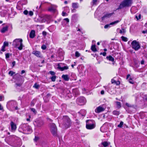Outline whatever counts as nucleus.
<instances>
[{
  "label": "nucleus",
  "mask_w": 147,
  "mask_h": 147,
  "mask_svg": "<svg viewBox=\"0 0 147 147\" xmlns=\"http://www.w3.org/2000/svg\"><path fill=\"white\" fill-rule=\"evenodd\" d=\"M22 42L23 40L21 39H16L13 40V45L15 47L17 48L19 50H21L24 46Z\"/></svg>",
  "instance_id": "1"
},
{
  "label": "nucleus",
  "mask_w": 147,
  "mask_h": 147,
  "mask_svg": "<svg viewBox=\"0 0 147 147\" xmlns=\"http://www.w3.org/2000/svg\"><path fill=\"white\" fill-rule=\"evenodd\" d=\"M132 0H124L122 1L119 5L118 9H121L124 7L131 6Z\"/></svg>",
  "instance_id": "2"
},
{
  "label": "nucleus",
  "mask_w": 147,
  "mask_h": 147,
  "mask_svg": "<svg viewBox=\"0 0 147 147\" xmlns=\"http://www.w3.org/2000/svg\"><path fill=\"white\" fill-rule=\"evenodd\" d=\"M86 128L88 129H92L95 127L94 121L92 120H89L86 121Z\"/></svg>",
  "instance_id": "3"
},
{
  "label": "nucleus",
  "mask_w": 147,
  "mask_h": 147,
  "mask_svg": "<svg viewBox=\"0 0 147 147\" xmlns=\"http://www.w3.org/2000/svg\"><path fill=\"white\" fill-rule=\"evenodd\" d=\"M63 124L66 128L69 127L70 125V121L69 117L67 116L63 117Z\"/></svg>",
  "instance_id": "4"
},
{
  "label": "nucleus",
  "mask_w": 147,
  "mask_h": 147,
  "mask_svg": "<svg viewBox=\"0 0 147 147\" xmlns=\"http://www.w3.org/2000/svg\"><path fill=\"white\" fill-rule=\"evenodd\" d=\"M132 47L135 51L138 50L140 47V46L138 42L134 40L131 43Z\"/></svg>",
  "instance_id": "5"
},
{
  "label": "nucleus",
  "mask_w": 147,
  "mask_h": 147,
  "mask_svg": "<svg viewBox=\"0 0 147 147\" xmlns=\"http://www.w3.org/2000/svg\"><path fill=\"white\" fill-rule=\"evenodd\" d=\"M50 130L52 134L54 135H55L57 131V128L55 125L53 123L50 124Z\"/></svg>",
  "instance_id": "6"
},
{
  "label": "nucleus",
  "mask_w": 147,
  "mask_h": 147,
  "mask_svg": "<svg viewBox=\"0 0 147 147\" xmlns=\"http://www.w3.org/2000/svg\"><path fill=\"white\" fill-rule=\"evenodd\" d=\"M77 101L79 105H83L86 103V100L84 97H82L78 98L77 100Z\"/></svg>",
  "instance_id": "7"
},
{
  "label": "nucleus",
  "mask_w": 147,
  "mask_h": 147,
  "mask_svg": "<svg viewBox=\"0 0 147 147\" xmlns=\"http://www.w3.org/2000/svg\"><path fill=\"white\" fill-rule=\"evenodd\" d=\"M24 131H27L30 132L32 131V129L30 126L26 124L22 125V127Z\"/></svg>",
  "instance_id": "8"
},
{
  "label": "nucleus",
  "mask_w": 147,
  "mask_h": 147,
  "mask_svg": "<svg viewBox=\"0 0 147 147\" xmlns=\"http://www.w3.org/2000/svg\"><path fill=\"white\" fill-rule=\"evenodd\" d=\"M15 82L16 83V84L17 86H20L23 83V80L22 78L20 77L16 79Z\"/></svg>",
  "instance_id": "9"
},
{
  "label": "nucleus",
  "mask_w": 147,
  "mask_h": 147,
  "mask_svg": "<svg viewBox=\"0 0 147 147\" xmlns=\"http://www.w3.org/2000/svg\"><path fill=\"white\" fill-rule=\"evenodd\" d=\"M10 125L11 127V131L12 132H15L17 128L16 124L13 121H11L10 123Z\"/></svg>",
  "instance_id": "10"
},
{
  "label": "nucleus",
  "mask_w": 147,
  "mask_h": 147,
  "mask_svg": "<svg viewBox=\"0 0 147 147\" xmlns=\"http://www.w3.org/2000/svg\"><path fill=\"white\" fill-rule=\"evenodd\" d=\"M105 108L102 106H99L97 107L95 110V112L97 113H99L104 111Z\"/></svg>",
  "instance_id": "11"
},
{
  "label": "nucleus",
  "mask_w": 147,
  "mask_h": 147,
  "mask_svg": "<svg viewBox=\"0 0 147 147\" xmlns=\"http://www.w3.org/2000/svg\"><path fill=\"white\" fill-rule=\"evenodd\" d=\"M32 54L38 57L42 58V57L41 53L39 51H34L32 52Z\"/></svg>",
  "instance_id": "12"
},
{
  "label": "nucleus",
  "mask_w": 147,
  "mask_h": 147,
  "mask_svg": "<svg viewBox=\"0 0 147 147\" xmlns=\"http://www.w3.org/2000/svg\"><path fill=\"white\" fill-rule=\"evenodd\" d=\"M57 7V6L53 5H51L48 8V10L50 11L54 12L56 11V8Z\"/></svg>",
  "instance_id": "13"
},
{
  "label": "nucleus",
  "mask_w": 147,
  "mask_h": 147,
  "mask_svg": "<svg viewBox=\"0 0 147 147\" xmlns=\"http://www.w3.org/2000/svg\"><path fill=\"white\" fill-rule=\"evenodd\" d=\"M46 21V20L45 19L44 16H40L37 19V22H44Z\"/></svg>",
  "instance_id": "14"
},
{
  "label": "nucleus",
  "mask_w": 147,
  "mask_h": 147,
  "mask_svg": "<svg viewBox=\"0 0 147 147\" xmlns=\"http://www.w3.org/2000/svg\"><path fill=\"white\" fill-rule=\"evenodd\" d=\"M113 14L112 13H107L104 16L102 17V20H103L106 18H109L111 17L112 15Z\"/></svg>",
  "instance_id": "15"
},
{
  "label": "nucleus",
  "mask_w": 147,
  "mask_h": 147,
  "mask_svg": "<svg viewBox=\"0 0 147 147\" xmlns=\"http://www.w3.org/2000/svg\"><path fill=\"white\" fill-rule=\"evenodd\" d=\"M62 78L66 81H68L69 79V77L67 75H63Z\"/></svg>",
  "instance_id": "16"
},
{
  "label": "nucleus",
  "mask_w": 147,
  "mask_h": 147,
  "mask_svg": "<svg viewBox=\"0 0 147 147\" xmlns=\"http://www.w3.org/2000/svg\"><path fill=\"white\" fill-rule=\"evenodd\" d=\"M35 35V32L34 30H32L30 34V37L31 38H33L34 37Z\"/></svg>",
  "instance_id": "17"
},
{
  "label": "nucleus",
  "mask_w": 147,
  "mask_h": 147,
  "mask_svg": "<svg viewBox=\"0 0 147 147\" xmlns=\"http://www.w3.org/2000/svg\"><path fill=\"white\" fill-rule=\"evenodd\" d=\"M8 27V26H6L3 27L1 30V32L3 33L5 32L7 30Z\"/></svg>",
  "instance_id": "18"
},
{
  "label": "nucleus",
  "mask_w": 147,
  "mask_h": 147,
  "mask_svg": "<svg viewBox=\"0 0 147 147\" xmlns=\"http://www.w3.org/2000/svg\"><path fill=\"white\" fill-rule=\"evenodd\" d=\"M111 83L112 84H114L116 85H119L120 84V83L119 81H116L114 79H112L111 80Z\"/></svg>",
  "instance_id": "19"
},
{
  "label": "nucleus",
  "mask_w": 147,
  "mask_h": 147,
  "mask_svg": "<svg viewBox=\"0 0 147 147\" xmlns=\"http://www.w3.org/2000/svg\"><path fill=\"white\" fill-rule=\"evenodd\" d=\"M76 45V42L75 41L73 40L69 42V45L72 47H75Z\"/></svg>",
  "instance_id": "20"
},
{
  "label": "nucleus",
  "mask_w": 147,
  "mask_h": 147,
  "mask_svg": "<svg viewBox=\"0 0 147 147\" xmlns=\"http://www.w3.org/2000/svg\"><path fill=\"white\" fill-rule=\"evenodd\" d=\"M120 21V20H117L113 22L110 23V25H111V26H114L116 24H117Z\"/></svg>",
  "instance_id": "21"
},
{
  "label": "nucleus",
  "mask_w": 147,
  "mask_h": 147,
  "mask_svg": "<svg viewBox=\"0 0 147 147\" xmlns=\"http://www.w3.org/2000/svg\"><path fill=\"white\" fill-rule=\"evenodd\" d=\"M106 58L107 59L112 62H114V58L111 56L110 55L109 56H107Z\"/></svg>",
  "instance_id": "22"
},
{
  "label": "nucleus",
  "mask_w": 147,
  "mask_h": 147,
  "mask_svg": "<svg viewBox=\"0 0 147 147\" xmlns=\"http://www.w3.org/2000/svg\"><path fill=\"white\" fill-rule=\"evenodd\" d=\"M91 49L94 52H95L97 51V50L96 48V46L95 45H92Z\"/></svg>",
  "instance_id": "23"
},
{
  "label": "nucleus",
  "mask_w": 147,
  "mask_h": 147,
  "mask_svg": "<svg viewBox=\"0 0 147 147\" xmlns=\"http://www.w3.org/2000/svg\"><path fill=\"white\" fill-rule=\"evenodd\" d=\"M101 144L105 147H106L108 145H109L110 143L109 142H102Z\"/></svg>",
  "instance_id": "24"
},
{
  "label": "nucleus",
  "mask_w": 147,
  "mask_h": 147,
  "mask_svg": "<svg viewBox=\"0 0 147 147\" xmlns=\"http://www.w3.org/2000/svg\"><path fill=\"white\" fill-rule=\"evenodd\" d=\"M72 6L74 8H77L78 7V3H73Z\"/></svg>",
  "instance_id": "25"
},
{
  "label": "nucleus",
  "mask_w": 147,
  "mask_h": 147,
  "mask_svg": "<svg viewBox=\"0 0 147 147\" xmlns=\"http://www.w3.org/2000/svg\"><path fill=\"white\" fill-rule=\"evenodd\" d=\"M36 125L38 127H41L43 124V123L42 122L40 121L37 122Z\"/></svg>",
  "instance_id": "26"
},
{
  "label": "nucleus",
  "mask_w": 147,
  "mask_h": 147,
  "mask_svg": "<svg viewBox=\"0 0 147 147\" xmlns=\"http://www.w3.org/2000/svg\"><path fill=\"white\" fill-rule=\"evenodd\" d=\"M59 67V69L62 71L65 69H68V67L66 66H65L63 67Z\"/></svg>",
  "instance_id": "27"
},
{
  "label": "nucleus",
  "mask_w": 147,
  "mask_h": 147,
  "mask_svg": "<svg viewBox=\"0 0 147 147\" xmlns=\"http://www.w3.org/2000/svg\"><path fill=\"white\" fill-rule=\"evenodd\" d=\"M56 78V76H52L50 78V79H51V80L53 82H55Z\"/></svg>",
  "instance_id": "28"
},
{
  "label": "nucleus",
  "mask_w": 147,
  "mask_h": 147,
  "mask_svg": "<svg viewBox=\"0 0 147 147\" xmlns=\"http://www.w3.org/2000/svg\"><path fill=\"white\" fill-rule=\"evenodd\" d=\"M44 16V18L46 20V21L49 20L51 18V16H49L45 15Z\"/></svg>",
  "instance_id": "29"
},
{
  "label": "nucleus",
  "mask_w": 147,
  "mask_h": 147,
  "mask_svg": "<svg viewBox=\"0 0 147 147\" xmlns=\"http://www.w3.org/2000/svg\"><path fill=\"white\" fill-rule=\"evenodd\" d=\"M113 114L114 115L117 116L119 115V113L118 111H114L113 112Z\"/></svg>",
  "instance_id": "30"
},
{
  "label": "nucleus",
  "mask_w": 147,
  "mask_h": 147,
  "mask_svg": "<svg viewBox=\"0 0 147 147\" xmlns=\"http://www.w3.org/2000/svg\"><path fill=\"white\" fill-rule=\"evenodd\" d=\"M126 31L125 29L124 28H122L120 30L119 33L121 34H123Z\"/></svg>",
  "instance_id": "31"
},
{
  "label": "nucleus",
  "mask_w": 147,
  "mask_h": 147,
  "mask_svg": "<svg viewBox=\"0 0 147 147\" xmlns=\"http://www.w3.org/2000/svg\"><path fill=\"white\" fill-rule=\"evenodd\" d=\"M116 103L117 107L118 108H120L121 107L120 102H117Z\"/></svg>",
  "instance_id": "32"
},
{
  "label": "nucleus",
  "mask_w": 147,
  "mask_h": 147,
  "mask_svg": "<svg viewBox=\"0 0 147 147\" xmlns=\"http://www.w3.org/2000/svg\"><path fill=\"white\" fill-rule=\"evenodd\" d=\"M111 27V25H110L109 24H107L105 25L104 26V28L105 29H107L110 28Z\"/></svg>",
  "instance_id": "33"
},
{
  "label": "nucleus",
  "mask_w": 147,
  "mask_h": 147,
  "mask_svg": "<svg viewBox=\"0 0 147 147\" xmlns=\"http://www.w3.org/2000/svg\"><path fill=\"white\" fill-rule=\"evenodd\" d=\"M33 87L35 88L38 89L39 88V86L37 84L35 83L34 85L33 86Z\"/></svg>",
  "instance_id": "34"
},
{
  "label": "nucleus",
  "mask_w": 147,
  "mask_h": 147,
  "mask_svg": "<svg viewBox=\"0 0 147 147\" xmlns=\"http://www.w3.org/2000/svg\"><path fill=\"white\" fill-rule=\"evenodd\" d=\"M121 38L122 40L126 42L128 40L127 38L126 37H125L123 36H122L121 37Z\"/></svg>",
  "instance_id": "35"
},
{
  "label": "nucleus",
  "mask_w": 147,
  "mask_h": 147,
  "mask_svg": "<svg viewBox=\"0 0 147 147\" xmlns=\"http://www.w3.org/2000/svg\"><path fill=\"white\" fill-rule=\"evenodd\" d=\"M75 55V56L77 57H78L80 55V54L78 51L76 52Z\"/></svg>",
  "instance_id": "36"
},
{
  "label": "nucleus",
  "mask_w": 147,
  "mask_h": 147,
  "mask_svg": "<svg viewBox=\"0 0 147 147\" xmlns=\"http://www.w3.org/2000/svg\"><path fill=\"white\" fill-rule=\"evenodd\" d=\"M8 74L11 76H12L14 74H15V72L12 71H10L9 72Z\"/></svg>",
  "instance_id": "37"
},
{
  "label": "nucleus",
  "mask_w": 147,
  "mask_h": 147,
  "mask_svg": "<svg viewBox=\"0 0 147 147\" xmlns=\"http://www.w3.org/2000/svg\"><path fill=\"white\" fill-rule=\"evenodd\" d=\"M129 82L131 84H133L134 83V81L132 80V79L131 78H130L128 80Z\"/></svg>",
  "instance_id": "38"
},
{
  "label": "nucleus",
  "mask_w": 147,
  "mask_h": 147,
  "mask_svg": "<svg viewBox=\"0 0 147 147\" xmlns=\"http://www.w3.org/2000/svg\"><path fill=\"white\" fill-rule=\"evenodd\" d=\"M9 45V43L8 42H5L3 43V46L5 47H7Z\"/></svg>",
  "instance_id": "39"
},
{
  "label": "nucleus",
  "mask_w": 147,
  "mask_h": 147,
  "mask_svg": "<svg viewBox=\"0 0 147 147\" xmlns=\"http://www.w3.org/2000/svg\"><path fill=\"white\" fill-rule=\"evenodd\" d=\"M123 122L121 121L120 122V124L118 125L117 127H122V126L123 125Z\"/></svg>",
  "instance_id": "40"
},
{
  "label": "nucleus",
  "mask_w": 147,
  "mask_h": 147,
  "mask_svg": "<svg viewBox=\"0 0 147 147\" xmlns=\"http://www.w3.org/2000/svg\"><path fill=\"white\" fill-rule=\"evenodd\" d=\"M49 73H50L52 76H55V73L54 72L51 71H50L49 72Z\"/></svg>",
  "instance_id": "41"
},
{
  "label": "nucleus",
  "mask_w": 147,
  "mask_h": 147,
  "mask_svg": "<svg viewBox=\"0 0 147 147\" xmlns=\"http://www.w3.org/2000/svg\"><path fill=\"white\" fill-rule=\"evenodd\" d=\"M141 15L140 14H139L138 17L137 16H136V18L137 19V20H138L141 19Z\"/></svg>",
  "instance_id": "42"
},
{
  "label": "nucleus",
  "mask_w": 147,
  "mask_h": 147,
  "mask_svg": "<svg viewBox=\"0 0 147 147\" xmlns=\"http://www.w3.org/2000/svg\"><path fill=\"white\" fill-rule=\"evenodd\" d=\"M125 105L126 106H127V107H133V105H130L127 103H125Z\"/></svg>",
  "instance_id": "43"
},
{
  "label": "nucleus",
  "mask_w": 147,
  "mask_h": 147,
  "mask_svg": "<svg viewBox=\"0 0 147 147\" xmlns=\"http://www.w3.org/2000/svg\"><path fill=\"white\" fill-rule=\"evenodd\" d=\"M62 15L63 16H67V14L65 12L63 11L62 13Z\"/></svg>",
  "instance_id": "44"
},
{
  "label": "nucleus",
  "mask_w": 147,
  "mask_h": 147,
  "mask_svg": "<svg viewBox=\"0 0 147 147\" xmlns=\"http://www.w3.org/2000/svg\"><path fill=\"white\" fill-rule=\"evenodd\" d=\"M63 20L65 21L67 23H68L69 22V20L67 18L64 19Z\"/></svg>",
  "instance_id": "45"
},
{
  "label": "nucleus",
  "mask_w": 147,
  "mask_h": 147,
  "mask_svg": "<svg viewBox=\"0 0 147 147\" xmlns=\"http://www.w3.org/2000/svg\"><path fill=\"white\" fill-rule=\"evenodd\" d=\"M31 111H32L33 112H34L35 114L36 113V111L34 109L31 108Z\"/></svg>",
  "instance_id": "46"
},
{
  "label": "nucleus",
  "mask_w": 147,
  "mask_h": 147,
  "mask_svg": "<svg viewBox=\"0 0 147 147\" xmlns=\"http://www.w3.org/2000/svg\"><path fill=\"white\" fill-rule=\"evenodd\" d=\"M41 48L43 50H45L46 49V47L45 45H43L41 47Z\"/></svg>",
  "instance_id": "47"
},
{
  "label": "nucleus",
  "mask_w": 147,
  "mask_h": 147,
  "mask_svg": "<svg viewBox=\"0 0 147 147\" xmlns=\"http://www.w3.org/2000/svg\"><path fill=\"white\" fill-rule=\"evenodd\" d=\"M97 2V0H93L92 3H93V5H94L96 4Z\"/></svg>",
  "instance_id": "48"
},
{
  "label": "nucleus",
  "mask_w": 147,
  "mask_h": 147,
  "mask_svg": "<svg viewBox=\"0 0 147 147\" xmlns=\"http://www.w3.org/2000/svg\"><path fill=\"white\" fill-rule=\"evenodd\" d=\"M4 99V97L2 95H0V101H2Z\"/></svg>",
  "instance_id": "49"
},
{
  "label": "nucleus",
  "mask_w": 147,
  "mask_h": 147,
  "mask_svg": "<svg viewBox=\"0 0 147 147\" xmlns=\"http://www.w3.org/2000/svg\"><path fill=\"white\" fill-rule=\"evenodd\" d=\"M9 53H7L5 54V58H9Z\"/></svg>",
  "instance_id": "50"
},
{
  "label": "nucleus",
  "mask_w": 147,
  "mask_h": 147,
  "mask_svg": "<svg viewBox=\"0 0 147 147\" xmlns=\"http://www.w3.org/2000/svg\"><path fill=\"white\" fill-rule=\"evenodd\" d=\"M100 55H102L103 56H105L106 55V53L104 52V53H100Z\"/></svg>",
  "instance_id": "51"
},
{
  "label": "nucleus",
  "mask_w": 147,
  "mask_h": 147,
  "mask_svg": "<svg viewBox=\"0 0 147 147\" xmlns=\"http://www.w3.org/2000/svg\"><path fill=\"white\" fill-rule=\"evenodd\" d=\"M24 13L26 15H27L28 13V11L27 10H25L24 11Z\"/></svg>",
  "instance_id": "52"
},
{
  "label": "nucleus",
  "mask_w": 147,
  "mask_h": 147,
  "mask_svg": "<svg viewBox=\"0 0 147 147\" xmlns=\"http://www.w3.org/2000/svg\"><path fill=\"white\" fill-rule=\"evenodd\" d=\"M5 47L4 46H3L2 47V49H1V51L4 52L5 51Z\"/></svg>",
  "instance_id": "53"
},
{
  "label": "nucleus",
  "mask_w": 147,
  "mask_h": 147,
  "mask_svg": "<svg viewBox=\"0 0 147 147\" xmlns=\"http://www.w3.org/2000/svg\"><path fill=\"white\" fill-rule=\"evenodd\" d=\"M29 15L30 16H32L33 15V13L32 11H30L29 13Z\"/></svg>",
  "instance_id": "54"
},
{
  "label": "nucleus",
  "mask_w": 147,
  "mask_h": 147,
  "mask_svg": "<svg viewBox=\"0 0 147 147\" xmlns=\"http://www.w3.org/2000/svg\"><path fill=\"white\" fill-rule=\"evenodd\" d=\"M42 34L43 36H45L47 35V32L45 31H43Z\"/></svg>",
  "instance_id": "55"
},
{
  "label": "nucleus",
  "mask_w": 147,
  "mask_h": 147,
  "mask_svg": "<svg viewBox=\"0 0 147 147\" xmlns=\"http://www.w3.org/2000/svg\"><path fill=\"white\" fill-rule=\"evenodd\" d=\"M142 33L144 34L147 33V30H144L142 32Z\"/></svg>",
  "instance_id": "56"
},
{
  "label": "nucleus",
  "mask_w": 147,
  "mask_h": 147,
  "mask_svg": "<svg viewBox=\"0 0 147 147\" xmlns=\"http://www.w3.org/2000/svg\"><path fill=\"white\" fill-rule=\"evenodd\" d=\"M38 139V137H35V138L34 139V140L35 141H36Z\"/></svg>",
  "instance_id": "57"
},
{
  "label": "nucleus",
  "mask_w": 147,
  "mask_h": 147,
  "mask_svg": "<svg viewBox=\"0 0 147 147\" xmlns=\"http://www.w3.org/2000/svg\"><path fill=\"white\" fill-rule=\"evenodd\" d=\"M100 93L101 94H104V90H102L101 91Z\"/></svg>",
  "instance_id": "58"
},
{
  "label": "nucleus",
  "mask_w": 147,
  "mask_h": 147,
  "mask_svg": "<svg viewBox=\"0 0 147 147\" xmlns=\"http://www.w3.org/2000/svg\"><path fill=\"white\" fill-rule=\"evenodd\" d=\"M12 65H13V67L15 65V64H16L15 62V61H13L12 62Z\"/></svg>",
  "instance_id": "59"
},
{
  "label": "nucleus",
  "mask_w": 147,
  "mask_h": 147,
  "mask_svg": "<svg viewBox=\"0 0 147 147\" xmlns=\"http://www.w3.org/2000/svg\"><path fill=\"white\" fill-rule=\"evenodd\" d=\"M25 73V71L24 70H22L21 71V74H22Z\"/></svg>",
  "instance_id": "60"
},
{
  "label": "nucleus",
  "mask_w": 147,
  "mask_h": 147,
  "mask_svg": "<svg viewBox=\"0 0 147 147\" xmlns=\"http://www.w3.org/2000/svg\"><path fill=\"white\" fill-rule=\"evenodd\" d=\"M144 61L143 60H142L141 61V64L143 65L144 64Z\"/></svg>",
  "instance_id": "61"
},
{
  "label": "nucleus",
  "mask_w": 147,
  "mask_h": 147,
  "mask_svg": "<svg viewBox=\"0 0 147 147\" xmlns=\"http://www.w3.org/2000/svg\"><path fill=\"white\" fill-rule=\"evenodd\" d=\"M130 76V75L129 74H128V75H127V79H128Z\"/></svg>",
  "instance_id": "62"
},
{
  "label": "nucleus",
  "mask_w": 147,
  "mask_h": 147,
  "mask_svg": "<svg viewBox=\"0 0 147 147\" xmlns=\"http://www.w3.org/2000/svg\"><path fill=\"white\" fill-rule=\"evenodd\" d=\"M3 109V108L2 107H1V104H0V110H1L2 109Z\"/></svg>",
  "instance_id": "63"
},
{
  "label": "nucleus",
  "mask_w": 147,
  "mask_h": 147,
  "mask_svg": "<svg viewBox=\"0 0 147 147\" xmlns=\"http://www.w3.org/2000/svg\"><path fill=\"white\" fill-rule=\"evenodd\" d=\"M11 102H12V103H13V105L16 104V102H15L12 101Z\"/></svg>",
  "instance_id": "64"
}]
</instances>
